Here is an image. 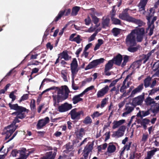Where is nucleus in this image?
Listing matches in <instances>:
<instances>
[{
    "label": "nucleus",
    "mask_w": 159,
    "mask_h": 159,
    "mask_svg": "<svg viewBox=\"0 0 159 159\" xmlns=\"http://www.w3.org/2000/svg\"><path fill=\"white\" fill-rule=\"evenodd\" d=\"M80 8V7L78 6H75L72 9V11L71 13V16H76Z\"/></svg>",
    "instance_id": "nucleus-33"
},
{
    "label": "nucleus",
    "mask_w": 159,
    "mask_h": 159,
    "mask_svg": "<svg viewBox=\"0 0 159 159\" xmlns=\"http://www.w3.org/2000/svg\"><path fill=\"white\" fill-rule=\"evenodd\" d=\"M58 56H59V58H60L61 59L63 58L66 61H68L71 58L66 51H63L61 53L59 54Z\"/></svg>",
    "instance_id": "nucleus-23"
},
{
    "label": "nucleus",
    "mask_w": 159,
    "mask_h": 159,
    "mask_svg": "<svg viewBox=\"0 0 159 159\" xmlns=\"http://www.w3.org/2000/svg\"><path fill=\"white\" fill-rule=\"evenodd\" d=\"M113 60H109L108 63L106 65L105 67V69L106 70H110L112 67L113 65Z\"/></svg>",
    "instance_id": "nucleus-36"
},
{
    "label": "nucleus",
    "mask_w": 159,
    "mask_h": 159,
    "mask_svg": "<svg viewBox=\"0 0 159 159\" xmlns=\"http://www.w3.org/2000/svg\"><path fill=\"white\" fill-rule=\"evenodd\" d=\"M141 65V61H138L133 62V63L131 65L130 67L132 69L135 70L137 68H139Z\"/></svg>",
    "instance_id": "nucleus-28"
},
{
    "label": "nucleus",
    "mask_w": 159,
    "mask_h": 159,
    "mask_svg": "<svg viewBox=\"0 0 159 159\" xmlns=\"http://www.w3.org/2000/svg\"><path fill=\"white\" fill-rule=\"evenodd\" d=\"M70 68H78L77 61L76 58H74L70 64Z\"/></svg>",
    "instance_id": "nucleus-42"
},
{
    "label": "nucleus",
    "mask_w": 159,
    "mask_h": 159,
    "mask_svg": "<svg viewBox=\"0 0 159 159\" xmlns=\"http://www.w3.org/2000/svg\"><path fill=\"white\" fill-rule=\"evenodd\" d=\"M111 20L113 23L115 24H120V21L119 19L112 17L111 18Z\"/></svg>",
    "instance_id": "nucleus-52"
},
{
    "label": "nucleus",
    "mask_w": 159,
    "mask_h": 159,
    "mask_svg": "<svg viewBox=\"0 0 159 159\" xmlns=\"http://www.w3.org/2000/svg\"><path fill=\"white\" fill-rule=\"evenodd\" d=\"M143 88V84H141L139 85L136 88L134 89L132 91L130 95L131 97H133L137 93L141 91Z\"/></svg>",
    "instance_id": "nucleus-21"
},
{
    "label": "nucleus",
    "mask_w": 159,
    "mask_h": 159,
    "mask_svg": "<svg viewBox=\"0 0 159 159\" xmlns=\"http://www.w3.org/2000/svg\"><path fill=\"white\" fill-rule=\"evenodd\" d=\"M104 61V59L103 58H101L99 59L93 60L89 64L85 67V69L87 70L94 68L98 65L103 63Z\"/></svg>",
    "instance_id": "nucleus-7"
},
{
    "label": "nucleus",
    "mask_w": 159,
    "mask_h": 159,
    "mask_svg": "<svg viewBox=\"0 0 159 159\" xmlns=\"http://www.w3.org/2000/svg\"><path fill=\"white\" fill-rule=\"evenodd\" d=\"M116 149V146L112 143H110L108 145L106 154H111L115 152Z\"/></svg>",
    "instance_id": "nucleus-19"
},
{
    "label": "nucleus",
    "mask_w": 159,
    "mask_h": 159,
    "mask_svg": "<svg viewBox=\"0 0 159 159\" xmlns=\"http://www.w3.org/2000/svg\"><path fill=\"white\" fill-rule=\"evenodd\" d=\"M123 59L122 55L120 54L116 56L112 60H113V62L118 66H121V61Z\"/></svg>",
    "instance_id": "nucleus-20"
},
{
    "label": "nucleus",
    "mask_w": 159,
    "mask_h": 159,
    "mask_svg": "<svg viewBox=\"0 0 159 159\" xmlns=\"http://www.w3.org/2000/svg\"><path fill=\"white\" fill-rule=\"evenodd\" d=\"M92 18L93 21L94 23L95 24L96 27H98L100 25V23H98L99 21V19L96 16L92 15Z\"/></svg>",
    "instance_id": "nucleus-32"
},
{
    "label": "nucleus",
    "mask_w": 159,
    "mask_h": 159,
    "mask_svg": "<svg viewBox=\"0 0 159 159\" xmlns=\"http://www.w3.org/2000/svg\"><path fill=\"white\" fill-rule=\"evenodd\" d=\"M134 107L132 106H125L124 109L125 112L122 114V116L124 117H126L128 115L132 112L134 110Z\"/></svg>",
    "instance_id": "nucleus-16"
},
{
    "label": "nucleus",
    "mask_w": 159,
    "mask_h": 159,
    "mask_svg": "<svg viewBox=\"0 0 159 159\" xmlns=\"http://www.w3.org/2000/svg\"><path fill=\"white\" fill-rule=\"evenodd\" d=\"M150 114V111L148 110L147 111H139V112L137 113V116L141 118L147 116Z\"/></svg>",
    "instance_id": "nucleus-25"
},
{
    "label": "nucleus",
    "mask_w": 159,
    "mask_h": 159,
    "mask_svg": "<svg viewBox=\"0 0 159 159\" xmlns=\"http://www.w3.org/2000/svg\"><path fill=\"white\" fill-rule=\"evenodd\" d=\"M103 114V112H100L98 111H95L91 115V116L93 119H94L98 117Z\"/></svg>",
    "instance_id": "nucleus-39"
},
{
    "label": "nucleus",
    "mask_w": 159,
    "mask_h": 159,
    "mask_svg": "<svg viewBox=\"0 0 159 159\" xmlns=\"http://www.w3.org/2000/svg\"><path fill=\"white\" fill-rule=\"evenodd\" d=\"M18 118H19L17 117L16 116V117H15L14 120L12 124L8 126L6 128V137L5 139H9L12 134L16 129V128L15 125L16 123L19 122V121L18 119Z\"/></svg>",
    "instance_id": "nucleus-3"
},
{
    "label": "nucleus",
    "mask_w": 159,
    "mask_h": 159,
    "mask_svg": "<svg viewBox=\"0 0 159 159\" xmlns=\"http://www.w3.org/2000/svg\"><path fill=\"white\" fill-rule=\"evenodd\" d=\"M109 89L108 86L107 85L98 90L97 93V98H100L103 97L107 93Z\"/></svg>",
    "instance_id": "nucleus-10"
},
{
    "label": "nucleus",
    "mask_w": 159,
    "mask_h": 159,
    "mask_svg": "<svg viewBox=\"0 0 159 159\" xmlns=\"http://www.w3.org/2000/svg\"><path fill=\"white\" fill-rule=\"evenodd\" d=\"M119 17L120 18L125 20L128 22H130L132 17L130 16L127 13L123 12L122 13L120 14Z\"/></svg>",
    "instance_id": "nucleus-18"
},
{
    "label": "nucleus",
    "mask_w": 159,
    "mask_h": 159,
    "mask_svg": "<svg viewBox=\"0 0 159 159\" xmlns=\"http://www.w3.org/2000/svg\"><path fill=\"white\" fill-rule=\"evenodd\" d=\"M101 30V29H100L99 30L98 29L96 31L95 33H93L92 35L88 39V41L89 42H90L92 41H93L95 39V37L96 36L97 33L98 31H99Z\"/></svg>",
    "instance_id": "nucleus-40"
},
{
    "label": "nucleus",
    "mask_w": 159,
    "mask_h": 159,
    "mask_svg": "<svg viewBox=\"0 0 159 159\" xmlns=\"http://www.w3.org/2000/svg\"><path fill=\"white\" fill-rule=\"evenodd\" d=\"M129 47L128 48V50L130 52H133L138 50V48L137 47H133L134 46H128Z\"/></svg>",
    "instance_id": "nucleus-50"
},
{
    "label": "nucleus",
    "mask_w": 159,
    "mask_h": 159,
    "mask_svg": "<svg viewBox=\"0 0 159 159\" xmlns=\"http://www.w3.org/2000/svg\"><path fill=\"white\" fill-rule=\"evenodd\" d=\"M49 121V118L47 117L45 118L39 120L37 124V127L38 129H41Z\"/></svg>",
    "instance_id": "nucleus-14"
},
{
    "label": "nucleus",
    "mask_w": 159,
    "mask_h": 159,
    "mask_svg": "<svg viewBox=\"0 0 159 159\" xmlns=\"http://www.w3.org/2000/svg\"><path fill=\"white\" fill-rule=\"evenodd\" d=\"M82 39L80 38V36L78 35L76 37L74 38L73 41L77 43H80Z\"/></svg>",
    "instance_id": "nucleus-54"
},
{
    "label": "nucleus",
    "mask_w": 159,
    "mask_h": 159,
    "mask_svg": "<svg viewBox=\"0 0 159 159\" xmlns=\"http://www.w3.org/2000/svg\"><path fill=\"white\" fill-rule=\"evenodd\" d=\"M19 153V150L17 149L13 150L11 153V155L13 157H16L17 155Z\"/></svg>",
    "instance_id": "nucleus-53"
},
{
    "label": "nucleus",
    "mask_w": 159,
    "mask_h": 159,
    "mask_svg": "<svg viewBox=\"0 0 159 159\" xmlns=\"http://www.w3.org/2000/svg\"><path fill=\"white\" fill-rule=\"evenodd\" d=\"M148 0H141L139 4V11H143V13L144 14V11L145 9V7L146 5Z\"/></svg>",
    "instance_id": "nucleus-24"
},
{
    "label": "nucleus",
    "mask_w": 159,
    "mask_h": 159,
    "mask_svg": "<svg viewBox=\"0 0 159 159\" xmlns=\"http://www.w3.org/2000/svg\"><path fill=\"white\" fill-rule=\"evenodd\" d=\"M97 28L95 27V25L93 27V25L92 24L91 26L88 29L85 30V32H86L92 33Z\"/></svg>",
    "instance_id": "nucleus-49"
},
{
    "label": "nucleus",
    "mask_w": 159,
    "mask_h": 159,
    "mask_svg": "<svg viewBox=\"0 0 159 159\" xmlns=\"http://www.w3.org/2000/svg\"><path fill=\"white\" fill-rule=\"evenodd\" d=\"M72 87L74 90H77L79 89V87L77 86L75 83L74 79H72Z\"/></svg>",
    "instance_id": "nucleus-57"
},
{
    "label": "nucleus",
    "mask_w": 159,
    "mask_h": 159,
    "mask_svg": "<svg viewBox=\"0 0 159 159\" xmlns=\"http://www.w3.org/2000/svg\"><path fill=\"white\" fill-rule=\"evenodd\" d=\"M109 22V19L108 18H106L103 20L102 22V24L103 27L106 26H107Z\"/></svg>",
    "instance_id": "nucleus-55"
},
{
    "label": "nucleus",
    "mask_w": 159,
    "mask_h": 159,
    "mask_svg": "<svg viewBox=\"0 0 159 159\" xmlns=\"http://www.w3.org/2000/svg\"><path fill=\"white\" fill-rule=\"evenodd\" d=\"M129 56L125 55L123 58V61L121 63V66L123 67L125 66L127 63L129 61Z\"/></svg>",
    "instance_id": "nucleus-38"
},
{
    "label": "nucleus",
    "mask_w": 159,
    "mask_h": 159,
    "mask_svg": "<svg viewBox=\"0 0 159 159\" xmlns=\"http://www.w3.org/2000/svg\"><path fill=\"white\" fill-rule=\"evenodd\" d=\"M57 149L54 151H51L47 152L46 155L42 159H54L57 154Z\"/></svg>",
    "instance_id": "nucleus-15"
},
{
    "label": "nucleus",
    "mask_w": 159,
    "mask_h": 159,
    "mask_svg": "<svg viewBox=\"0 0 159 159\" xmlns=\"http://www.w3.org/2000/svg\"><path fill=\"white\" fill-rule=\"evenodd\" d=\"M85 134V132L84 129L81 128L77 133V135L78 137H82Z\"/></svg>",
    "instance_id": "nucleus-51"
},
{
    "label": "nucleus",
    "mask_w": 159,
    "mask_h": 159,
    "mask_svg": "<svg viewBox=\"0 0 159 159\" xmlns=\"http://www.w3.org/2000/svg\"><path fill=\"white\" fill-rule=\"evenodd\" d=\"M154 149L149 151L147 152V156L151 158L155 154V152L158 150H159V148H153Z\"/></svg>",
    "instance_id": "nucleus-31"
},
{
    "label": "nucleus",
    "mask_w": 159,
    "mask_h": 159,
    "mask_svg": "<svg viewBox=\"0 0 159 159\" xmlns=\"http://www.w3.org/2000/svg\"><path fill=\"white\" fill-rule=\"evenodd\" d=\"M125 101L124 100L119 103L118 104V107L119 108H121L122 107L125 105Z\"/></svg>",
    "instance_id": "nucleus-64"
},
{
    "label": "nucleus",
    "mask_w": 159,
    "mask_h": 159,
    "mask_svg": "<svg viewBox=\"0 0 159 159\" xmlns=\"http://www.w3.org/2000/svg\"><path fill=\"white\" fill-rule=\"evenodd\" d=\"M29 98V94H24L20 98L18 102H21L22 101H24L27 100Z\"/></svg>",
    "instance_id": "nucleus-44"
},
{
    "label": "nucleus",
    "mask_w": 159,
    "mask_h": 159,
    "mask_svg": "<svg viewBox=\"0 0 159 159\" xmlns=\"http://www.w3.org/2000/svg\"><path fill=\"white\" fill-rule=\"evenodd\" d=\"M132 30L131 32L126 36L125 43L127 46H134L136 44V38L134 31Z\"/></svg>",
    "instance_id": "nucleus-4"
},
{
    "label": "nucleus",
    "mask_w": 159,
    "mask_h": 159,
    "mask_svg": "<svg viewBox=\"0 0 159 159\" xmlns=\"http://www.w3.org/2000/svg\"><path fill=\"white\" fill-rule=\"evenodd\" d=\"M72 107L71 104L65 103L61 104L58 107V111L61 112L66 111L70 109Z\"/></svg>",
    "instance_id": "nucleus-12"
},
{
    "label": "nucleus",
    "mask_w": 159,
    "mask_h": 159,
    "mask_svg": "<svg viewBox=\"0 0 159 159\" xmlns=\"http://www.w3.org/2000/svg\"><path fill=\"white\" fill-rule=\"evenodd\" d=\"M92 120L91 118L89 116H87L83 121V123L84 124H90L92 122Z\"/></svg>",
    "instance_id": "nucleus-48"
},
{
    "label": "nucleus",
    "mask_w": 159,
    "mask_h": 159,
    "mask_svg": "<svg viewBox=\"0 0 159 159\" xmlns=\"http://www.w3.org/2000/svg\"><path fill=\"white\" fill-rule=\"evenodd\" d=\"M120 30L119 29L114 28L113 29L112 32L114 36H116L120 33Z\"/></svg>",
    "instance_id": "nucleus-45"
},
{
    "label": "nucleus",
    "mask_w": 159,
    "mask_h": 159,
    "mask_svg": "<svg viewBox=\"0 0 159 159\" xmlns=\"http://www.w3.org/2000/svg\"><path fill=\"white\" fill-rule=\"evenodd\" d=\"M83 114V112L82 111H78L76 108L72 110L69 113L71 119L77 120L80 118V115Z\"/></svg>",
    "instance_id": "nucleus-6"
},
{
    "label": "nucleus",
    "mask_w": 159,
    "mask_h": 159,
    "mask_svg": "<svg viewBox=\"0 0 159 159\" xmlns=\"http://www.w3.org/2000/svg\"><path fill=\"white\" fill-rule=\"evenodd\" d=\"M155 13V10L154 9L151 8L149 10V13L148 16H147V19L148 21V28L147 29V30H149V35L151 36L153 33V29H154V25L153 23L154 21L156 20L157 17L154 16L153 17L152 19V20L151 22L152 17L153 16Z\"/></svg>",
    "instance_id": "nucleus-2"
},
{
    "label": "nucleus",
    "mask_w": 159,
    "mask_h": 159,
    "mask_svg": "<svg viewBox=\"0 0 159 159\" xmlns=\"http://www.w3.org/2000/svg\"><path fill=\"white\" fill-rule=\"evenodd\" d=\"M131 144V143H129L128 144H127L124 147V149L126 150L127 151L129 150L130 149Z\"/></svg>",
    "instance_id": "nucleus-63"
},
{
    "label": "nucleus",
    "mask_w": 159,
    "mask_h": 159,
    "mask_svg": "<svg viewBox=\"0 0 159 159\" xmlns=\"http://www.w3.org/2000/svg\"><path fill=\"white\" fill-rule=\"evenodd\" d=\"M51 90H55L57 92V95L52 96L53 100L55 101L54 105L56 104V102H59L61 100L66 99L68 97V94L70 92L68 87L66 85L62 86L61 88L57 87H52L44 91L42 94Z\"/></svg>",
    "instance_id": "nucleus-1"
},
{
    "label": "nucleus",
    "mask_w": 159,
    "mask_h": 159,
    "mask_svg": "<svg viewBox=\"0 0 159 159\" xmlns=\"http://www.w3.org/2000/svg\"><path fill=\"white\" fill-rule=\"evenodd\" d=\"M9 107L11 110H14L18 111H25L26 109L20 106L17 104H12L11 103L8 104Z\"/></svg>",
    "instance_id": "nucleus-13"
},
{
    "label": "nucleus",
    "mask_w": 159,
    "mask_h": 159,
    "mask_svg": "<svg viewBox=\"0 0 159 159\" xmlns=\"http://www.w3.org/2000/svg\"><path fill=\"white\" fill-rule=\"evenodd\" d=\"M89 54V52L87 51L84 50L82 54L81 55L82 57H84L85 58H88Z\"/></svg>",
    "instance_id": "nucleus-59"
},
{
    "label": "nucleus",
    "mask_w": 159,
    "mask_h": 159,
    "mask_svg": "<svg viewBox=\"0 0 159 159\" xmlns=\"http://www.w3.org/2000/svg\"><path fill=\"white\" fill-rule=\"evenodd\" d=\"M151 80V78L150 77H148L144 81V85L146 88L148 87L150 84V81Z\"/></svg>",
    "instance_id": "nucleus-43"
},
{
    "label": "nucleus",
    "mask_w": 159,
    "mask_h": 159,
    "mask_svg": "<svg viewBox=\"0 0 159 159\" xmlns=\"http://www.w3.org/2000/svg\"><path fill=\"white\" fill-rule=\"evenodd\" d=\"M23 111H18L16 112H13L12 113V115L15 114L17 117L19 118L22 119L25 118L26 115L25 113L23 112Z\"/></svg>",
    "instance_id": "nucleus-29"
},
{
    "label": "nucleus",
    "mask_w": 159,
    "mask_h": 159,
    "mask_svg": "<svg viewBox=\"0 0 159 159\" xmlns=\"http://www.w3.org/2000/svg\"><path fill=\"white\" fill-rule=\"evenodd\" d=\"M131 75L132 74H130L127 75L125 80L123 81L122 85L120 88V91L121 93H123L122 95V97L124 96V95H125V90L128 88L127 87L126 85H125L126 82V81H128L129 79L130 80H131L132 79V77H131Z\"/></svg>",
    "instance_id": "nucleus-11"
},
{
    "label": "nucleus",
    "mask_w": 159,
    "mask_h": 159,
    "mask_svg": "<svg viewBox=\"0 0 159 159\" xmlns=\"http://www.w3.org/2000/svg\"><path fill=\"white\" fill-rule=\"evenodd\" d=\"M118 80H119V79H116L115 80L111 82V83L110 84L109 86H108L109 88L110 87H112V86H114L116 84L117 82L118 81Z\"/></svg>",
    "instance_id": "nucleus-61"
},
{
    "label": "nucleus",
    "mask_w": 159,
    "mask_h": 159,
    "mask_svg": "<svg viewBox=\"0 0 159 159\" xmlns=\"http://www.w3.org/2000/svg\"><path fill=\"white\" fill-rule=\"evenodd\" d=\"M65 11H59V13L57 16L54 19V21H57L65 13Z\"/></svg>",
    "instance_id": "nucleus-41"
},
{
    "label": "nucleus",
    "mask_w": 159,
    "mask_h": 159,
    "mask_svg": "<svg viewBox=\"0 0 159 159\" xmlns=\"http://www.w3.org/2000/svg\"><path fill=\"white\" fill-rule=\"evenodd\" d=\"M130 22H132L138 25L139 26H140L144 25L145 23L139 19H136L133 17H132L131 21Z\"/></svg>",
    "instance_id": "nucleus-27"
},
{
    "label": "nucleus",
    "mask_w": 159,
    "mask_h": 159,
    "mask_svg": "<svg viewBox=\"0 0 159 159\" xmlns=\"http://www.w3.org/2000/svg\"><path fill=\"white\" fill-rule=\"evenodd\" d=\"M125 122V120H121L119 121H114L113 122V126L112 128L113 129H115L118 128L119 126L123 124Z\"/></svg>",
    "instance_id": "nucleus-26"
},
{
    "label": "nucleus",
    "mask_w": 159,
    "mask_h": 159,
    "mask_svg": "<svg viewBox=\"0 0 159 159\" xmlns=\"http://www.w3.org/2000/svg\"><path fill=\"white\" fill-rule=\"evenodd\" d=\"M61 74L62 77L64 79V80L65 81H67V76L68 73L67 70H62L61 71Z\"/></svg>",
    "instance_id": "nucleus-37"
},
{
    "label": "nucleus",
    "mask_w": 159,
    "mask_h": 159,
    "mask_svg": "<svg viewBox=\"0 0 159 159\" xmlns=\"http://www.w3.org/2000/svg\"><path fill=\"white\" fill-rule=\"evenodd\" d=\"M146 104L148 105H151L155 103L153 99L152 98L150 97H148L145 101Z\"/></svg>",
    "instance_id": "nucleus-30"
},
{
    "label": "nucleus",
    "mask_w": 159,
    "mask_h": 159,
    "mask_svg": "<svg viewBox=\"0 0 159 159\" xmlns=\"http://www.w3.org/2000/svg\"><path fill=\"white\" fill-rule=\"evenodd\" d=\"M126 128L125 126H121L117 131L113 132L112 136L116 138H118L123 136L124 134Z\"/></svg>",
    "instance_id": "nucleus-8"
},
{
    "label": "nucleus",
    "mask_w": 159,
    "mask_h": 159,
    "mask_svg": "<svg viewBox=\"0 0 159 159\" xmlns=\"http://www.w3.org/2000/svg\"><path fill=\"white\" fill-rule=\"evenodd\" d=\"M144 98L143 96H139L133 99L132 103L135 105H140L142 103Z\"/></svg>",
    "instance_id": "nucleus-17"
},
{
    "label": "nucleus",
    "mask_w": 159,
    "mask_h": 159,
    "mask_svg": "<svg viewBox=\"0 0 159 159\" xmlns=\"http://www.w3.org/2000/svg\"><path fill=\"white\" fill-rule=\"evenodd\" d=\"M133 30L134 31L136 40L138 42H141L144 34V29L143 28H137Z\"/></svg>",
    "instance_id": "nucleus-5"
},
{
    "label": "nucleus",
    "mask_w": 159,
    "mask_h": 159,
    "mask_svg": "<svg viewBox=\"0 0 159 159\" xmlns=\"http://www.w3.org/2000/svg\"><path fill=\"white\" fill-rule=\"evenodd\" d=\"M148 135L143 134L142 139V141L143 143H145L147 140L148 138Z\"/></svg>",
    "instance_id": "nucleus-60"
},
{
    "label": "nucleus",
    "mask_w": 159,
    "mask_h": 159,
    "mask_svg": "<svg viewBox=\"0 0 159 159\" xmlns=\"http://www.w3.org/2000/svg\"><path fill=\"white\" fill-rule=\"evenodd\" d=\"M91 19L89 16H88V17L84 20L85 24L87 25H89L91 23Z\"/></svg>",
    "instance_id": "nucleus-58"
},
{
    "label": "nucleus",
    "mask_w": 159,
    "mask_h": 159,
    "mask_svg": "<svg viewBox=\"0 0 159 159\" xmlns=\"http://www.w3.org/2000/svg\"><path fill=\"white\" fill-rule=\"evenodd\" d=\"M108 98H105L103 99L101 103V107L102 108H103L104 107L105 105L106 104L107 102V101Z\"/></svg>",
    "instance_id": "nucleus-56"
},
{
    "label": "nucleus",
    "mask_w": 159,
    "mask_h": 159,
    "mask_svg": "<svg viewBox=\"0 0 159 159\" xmlns=\"http://www.w3.org/2000/svg\"><path fill=\"white\" fill-rule=\"evenodd\" d=\"M150 122L149 120L146 118L140 121V124L141 125L143 126V128L145 129L146 125L148 124Z\"/></svg>",
    "instance_id": "nucleus-34"
},
{
    "label": "nucleus",
    "mask_w": 159,
    "mask_h": 159,
    "mask_svg": "<svg viewBox=\"0 0 159 159\" xmlns=\"http://www.w3.org/2000/svg\"><path fill=\"white\" fill-rule=\"evenodd\" d=\"M16 91L11 92L9 94V98L12 99L11 102L14 101L16 98V96L14 95V93L16 92Z\"/></svg>",
    "instance_id": "nucleus-46"
},
{
    "label": "nucleus",
    "mask_w": 159,
    "mask_h": 159,
    "mask_svg": "<svg viewBox=\"0 0 159 159\" xmlns=\"http://www.w3.org/2000/svg\"><path fill=\"white\" fill-rule=\"evenodd\" d=\"M94 89V86L93 85H91L86 88L82 93L84 95L86 93L89 91L92 90Z\"/></svg>",
    "instance_id": "nucleus-47"
},
{
    "label": "nucleus",
    "mask_w": 159,
    "mask_h": 159,
    "mask_svg": "<svg viewBox=\"0 0 159 159\" xmlns=\"http://www.w3.org/2000/svg\"><path fill=\"white\" fill-rule=\"evenodd\" d=\"M93 149V146L91 144H88L86 145L83 150V157L80 159H89L88 156L89 153L91 152Z\"/></svg>",
    "instance_id": "nucleus-9"
},
{
    "label": "nucleus",
    "mask_w": 159,
    "mask_h": 159,
    "mask_svg": "<svg viewBox=\"0 0 159 159\" xmlns=\"http://www.w3.org/2000/svg\"><path fill=\"white\" fill-rule=\"evenodd\" d=\"M83 95H84L82 93H81L78 95H77L74 96L72 98L73 103L74 104H75L80 101H82L83 99L82 98H81V97H82Z\"/></svg>",
    "instance_id": "nucleus-22"
},
{
    "label": "nucleus",
    "mask_w": 159,
    "mask_h": 159,
    "mask_svg": "<svg viewBox=\"0 0 159 159\" xmlns=\"http://www.w3.org/2000/svg\"><path fill=\"white\" fill-rule=\"evenodd\" d=\"M35 102L34 100L32 99L31 101L30 107L31 108H33V109L35 107Z\"/></svg>",
    "instance_id": "nucleus-62"
},
{
    "label": "nucleus",
    "mask_w": 159,
    "mask_h": 159,
    "mask_svg": "<svg viewBox=\"0 0 159 159\" xmlns=\"http://www.w3.org/2000/svg\"><path fill=\"white\" fill-rule=\"evenodd\" d=\"M72 79H74L75 77L77 74L79 69L78 68H70Z\"/></svg>",
    "instance_id": "nucleus-35"
}]
</instances>
